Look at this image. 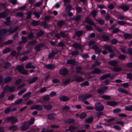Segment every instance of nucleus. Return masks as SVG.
<instances>
[{"instance_id": "603ef678", "label": "nucleus", "mask_w": 132, "mask_h": 132, "mask_svg": "<svg viewBox=\"0 0 132 132\" xmlns=\"http://www.w3.org/2000/svg\"><path fill=\"white\" fill-rule=\"evenodd\" d=\"M70 79H67L65 80V81L63 82V84L64 85H66L68 84L70 81Z\"/></svg>"}, {"instance_id": "72a5a7b5", "label": "nucleus", "mask_w": 132, "mask_h": 132, "mask_svg": "<svg viewBox=\"0 0 132 132\" xmlns=\"http://www.w3.org/2000/svg\"><path fill=\"white\" fill-rule=\"evenodd\" d=\"M50 98L48 95H46L43 97V99L44 101H47L50 100Z\"/></svg>"}, {"instance_id": "423d86ee", "label": "nucleus", "mask_w": 132, "mask_h": 132, "mask_svg": "<svg viewBox=\"0 0 132 132\" xmlns=\"http://www.w3.org/2000/svg\"><path fill=\"white\" fill-rule=\"evenodd\" d=\"M28 123L27 122H25L21 128V130L22 131H24L27 129L29 128V125H27Z\"/></svg>"}, {"instance_id": "774afa93", "label": "nucleus", "mask_w": 132, "mask_h": 132, "mask_svg": "<svg viewBox=\"0 0 132 132\" xmlns=\"http://www.w3.org/2000/svg\"><path fill=\"white\" fill-rule=\"evenodd\" d=\"M22 39L23 42H25L27 41V38L26 37H22Z\"/></svg>"}, {"instance_id": "c756f323", "label": "nucleus", "mask_w": 132, "mask_h": 132, "mask_svg": "<svg viewBox=\"0 0 132 132\" xmlns=\"http://www.w3.org/2000/svg\"><path fill=\"white\" fill-rule=\"evenodd\" d=\"M124 37L125 38H131V35L129 34H126L124 35Z\"/></svg>"}, {"instance_id": "6e6552de", "label": "nucleus", "mask_w": 132, "mask_h": 132, "mask_svg": "<svg viewBox=\"0 0 132 132\" xmlns=\"http://www.w3.org/2000/svg\"><path fill=\"white\" fill-rule=\"evenodd\" d=\"M59 98L61 101L64 102L67 101L70 99L69 97L66 96H62Z\"/></svg>"}, {"instance_id": "49530a36", "label": "nucleus", "mask_w": 132, "mask_h": 132, "mask_svg": "<svg viewBox=\"0 0 132 132\" xmlns=\"http://www.w3.org/2000/svg\"><path fill=\"white\" fill-rule=\"evenodd\" d=\"M72 8V6L70 5H68L66 8V11H68L71 10Z\"/></svg>"}, {"instance_id": "8fccbe9b", "label": "nucleus", "mask_w": 132, "mask_h": 132, "mask_svg": "<svg viewBox=\"0 0 132 132\" xmlns=\"http://www.w3.org/2000/svg\"><path fill=\"white\" fill-rule=\"evenodd\" d=\"M97 14V11L94 10L92 12V14L94 16H96Z\"/></svg>"}, {"instance_id": "7c9ffc66", "label": "nucleus", "mask_w": 132, "mask_h": 132, "mask_svg": "<svg viewBox=\"0 0 132 132\" xmlns=\"http://www.w3.org/2000/svg\"><path fill=\"white\" fill-rule=\"evenodd\" d=\"M83 32L81 31H76L75 32L76 35L78 36V37H79L81 36Z\"/></svg>"}, {"instance_id": "f257e3e1", "label": "nucleus", "mask_w": 132, "mask_h": 132, "mask_svg": "<svg viewBox=\"0 0 132 132\" xmlns=\"http://www.w3.org/2000/svg\"><path fill=\"white\" fill-rule=\"evenodd\" d=\"M14 87H10L9 86H6L4 87L3 91L2 93L0 96V98H3L4 96V92L5 91H10L11 92H13L14 90Z\"/></svg>"}, {"instance_id": "dca6fc26", "label": "nucleus", "mask_w": 132, "mask_h": 132, "mask_svg": "<svg viewBox=\"0 0 132 132\" xmlns=\"http://www.w3.org/2000/svg\"><path fill=\"white\" fill-rule=\"evenodd\" d=\"M73 46L75 49H80L81 48L80 45L77 43H74Z\"/></svg>"}, {"instance_id": "e433bc0d", "label": "nucleus", "mask_w": 132, "mask_h": 132, "mask_svg": "<svg viewBox=\"0 0 132 132\" xmlns=\"http://www.w3.org/2000/svg\"><path fill=\"white\" fill-rule=\"evenodd\" d=\"M113 127L116 130H120L121 129L120 127L118 125H114Z\"/></svg>"}, {"instance_id": "864d4df0", "label": "nucleus", "mask_w": 132, "mask_h": 132, "mask_svg": "<svg viewBox=\"0 0 132 132\" xmlns=\"http://www.w3.org/2000/svg\"><path fill=\"white\" fill-rule=\"evenodd\" d=\"M38 21H33L32 22V24L34 26H36L38 24Z\"/></svg>"}, {"instance_id": "680f3d73", "label": "nucleus", "mask_w": 132, "mask_h": 132, "mask_svg": "<svg viewBox=\"0 0 132 132\" xmlns=\"http://www.w3.org/2000/svg\"><path fill=\"white\" fill-rule=\"evenodd\" d=\"M122 86L124 87L127 88L128 86V84L127 83H124L122 84Z\"/></svg>"}, {"instance_id": "58836bf2", "label": "nucleus", "mask_w": 132, "mask_h": 132, "mask_svg": "<svg viewBox=\"0 0 132 132\" xmlns=\"http://www.w3.org/2000/svg\"><path fill=\"white\" fill-rule=\"evenodd\" d=\"M55 54V53H54L53 52H52L49 55L48 57L50 58H52L54 56Z\"/></svg>"}, {"instance_id": "9d476101", "label": "nucleus", "mask_w": 132, "mask_h": 132, "mask_svg": "<svg viewBox=\"0 0 132 132\" xmlns=\"http://www.w3.org/2000/svg\"><path fill=\"white\" fill-rule=\"evenodd\" d=\"M56 117L55 114L52 113L49 114L48 116V118L50 120L52 119H53L56 118Z\"/></svg>"}, {"instance_id": "c85d7f7f", "label": "nucleus", "mask_w": 132, "mask_h": 132, "mask_svg": "<svg viewBox=\"0 0 132 132\" xmlns=\"http://www.w3.org/2000/svg\"><path fill=\"white\" fill-rule=\"evenodd\" d=\"M89 85V83L87 81L84 82L80 84V85L82 87L88 86Z\"/></svg>"}, {"instance_id": "b1692460", "label": "nucleus", "mask_w": 132, "mask_h": 132, "mask_svg": "<svg viewBox=\"0 0 132 132\" xmlns=\"http://www.w3.org/2000/svg\"><path fill=\"white\" fill-rule=\"evenodd\" d=\"M75 61L74 60H68L67 61V63L68 64H73L75 63Z\"/></svg>"}, {"instance_id": "0e129e2a", "label": "nucleus", "mask_w": 132, "mask_h": 132, "mask_svg": "<svg viewBox=\"0 0 132 132\" xmlns=\"http://www.w3.org/2000/svg\"><path fill=\"white\" fill-rule=\"evenodd\" d=\"M117 22L121 25H123L125 24V22L123 21H117Z\"/></svg>"}, {"instance_id": "7ed1b4c3", "label": "nucleus", "mask_w": 132, "mask_h": 132, "mask_svg": "<svg viewBox=\"0 0 132 132\" xmlns=\"http://www.w3.org/2000/svg\"><path fill=\"white\" fill-rule=\"evenodd\" d=\"M95 109L98 111H102L104 108L103 105L100 103L95 104Z\"/></svg>"}, {"instance_id": "c03bdc74", "label": "nucleus", "mask_w": 132, "mask_h": 132, "mask_svg": "<svg viewBox=\"0 0 132 132\" xmlns=\"http://www.w3.org/2000/svg\"><path fill=\"white\" fill-rule=\"evenodd\" d=\"M74 120L73 119H68L67 121V122L68 123H70L74 122Z\"/></svg>"}, {"instance_id": "cd10ccee", "label": "nucleus", "mask_w": 132, "mask_h": 132, "mask_svg": "<svg viewBox=\"0 0 132 132\" xmlns=\"http://www.w3.org/2000/svg\"><path fill=\"white\" fill-rule=\"evenodd\" d=\"M35 119L34 118H31L28 124L29 125L33 124L35 121Z\"/></svg>"}, {"instance_id": "6e6d98bb", "label": "nucleus", "mask_w": 132, "mask_h": 132, "mask_svg": "<svg viewBox=\"0 0 132 132\" xmlns=\"http://www.w3.org/2000/svg\"><path fill=\"white\" fill-rule=\"evenodd\" d=\"M56 95V93L55 92H51L50 94L51 96H55Z\"/></svg>"}, {"instance_id": "f3484780", "label": "nucleus", "mask_w": 132, "mask_h": 132, "mask_svg": "<svg viewBox=\"0 0 132 132\" xmlns=\"http://www.w3.org/2000/svg\"><path fill=\"white\" fill-rule=\"evenodd\" d=\"M87 114L86 112H83L79 115V117L81 119L85 118Z\"/></svg>"}, {"instance_id": "a878e982", "label": "nucleus", "mask_w": 132, "mask_h": 132, "mask_svg": "<svg viewBox=\"0 0 132 132\" xmlns=\"http://www.w3.org/2000/svg\"><path fill=\"white\" fill-rule=\"evenodd\" d=\"M101 72V71L99 69L97 68L95 69L92 72V73L93 74L98 73Z\"/></svg>"}, {"instance_id": "a211bd4d", "label": "nucleus", "mask_w": 132, "mask_h": 132, "mask_svg": "<svg viewBox=\"0 0 132 132\" xmlns=\"http://www.w3.org/2000/svg\"><path fill=\"white\" fill-rule=\"evenodd\" d=\"M103 48L108 50L110 52H111L112 51L111 48L109 46L104 45V46Z\"/></svg>"}, {"instance_id": "a19ab883", "label": "nucleus", "mask_w": 132, "mask_h": 132, "mask_svg": "<svg viewBox=\"0 0 132 132\" xmlns=\"http://www.w3.org/2000/svg\"><path fill=\"white\" fill-rule=\"evenodd\" d=\"M10 51V49L9 48H6L3 51V52L4 54Z\"/></svg>"}, {"instance_id": "de8ad7c7", "label": "nucleus", "mask_w": 132, "mask_h": 132, "mask_svg": "<svg viewBox=\"0 0 132 132\" xmlns=\"http://www.w3.org/2000/svg\"><path fill=\"white\" fill-rule=\"evenodd\" d=\"M26 91V89H24L20 91L18 93V94L19 95H20L23 93H24Z\"/></svg>"}, {"instance_id": "4d7b16f0", "label": "nucleus", "mask_w": 132, "mask_h": 132, "mask_svg": "<svg viewBox=\"0 0 132 132\" xmlns=\"http://www.w3.org/2000/svg\"><path fill=\"white\" fill-rule=\"evenodd\" d=\"M108 7L109 9H112L114 7V6L112 4H110L108 6Z\"/></svg>"}, {"instance_id": "f03ea898", "label": "nucleus", "mask_w": 132, "mask_h": 132, "mask_svg": "<svg viewBox=\"0 0 132 132\" xmlns=\"http://www.w3.org/2000/svg\"><path fill=\"white\" fill-rule=\"evenodd\" d=\"M19 72L22 74L27 75L28 73V71L24 69L23 67L21 65H19L16 67Z\"/></svg>"}, {"instance_id": "37998d69", "label": "nucleus", "mask_w": 132, "mask_h": 132, "mask_svg": "<svg viewBox=\"0 0 132 132\" xmlns=\"http://www.w3.org/2000/svg\"><path fill=\"white\" fill-rule=\"evenodd\" d=\"M64 23V22L63 21H61L58 22L57 23V25L59 26H62Z\"/></svg>"}, {"instance_id": "473e14b6", "label": "nucleus", "mask_w": 132, "mask_h": 132, "mask_svg": "<svg viewBox=\"0 0 132 132\" xmlns=\"http://www.w3.org/2000/svg\"><path fill=\"white\" fill-rule=\"evenodd\" d=\"M52 107V105H45L44 107L47 110H50Z\"/></svg>"}, {"instance_id": "4c0bfd02", "label": "nucleus", "mask_w": 132, "mask_h": 132, "mask_svg": "<svg viewBox=\"0 0 132 132\" xmlns=\"http://www.w3.org/2000/svg\"><path fill=\"white\" fill-rule=\"evenodd\" d=\"M113 112L115 113H117L121 112V110L120 109H116L113 110Z\"/></svg>"}, {"instance_id": "f8f14e48", "label": "nucleus", "mask_w": 132, "mask_h": 132, "mask_svg": "<svg viewBox=\"0 0 132 132\" xmlns=\"http://www.w3.org/2000/svg\"><path fill=\"white\" fill-rule=\"evenodd\" d=\"M25 68L27 69L30 68L35 69V67L34 65H32L31 63H29L26 65Z\"/></svg>"}, {"instance_id": "bb28decb", "label": "nucleus", "mask_w": 132, "mask_h": 132, "mask_svg": "<svg viewBox=\"0 0 132 132\" xmlns=\"http://www.w3.org/2000/svg\"><path fill=\"white\" fill-rule=\"evenodd\" d=\"M76 81L78 82H81L84 81V79L80 77H78L76 78Z\"/></svg>"}, {"instance_id": "393cba45", "label": "nucleus", "mask_w": 132, "mask_h": 132, "mask_svg": "<svg viewBox=\"0 0 132 132\" xmlns=\"http://www.w3.org/2000/svg\"><path fill=\"white\" fill-rule=\"evenodd\" d=\"M117 63V61H112L109 62V64L112 66H114L116 65Z\"/></svg>"}, {"instance_id": "c9c22d12", "label": "nucleus", "mask_w": 132, "mask_h": 132, "mask_svg": "<svg viewBox=\"0 0 132 132\" xmlns=\"http://www.w3.org/2000/svg\"><path fill=\"white\" fill-rule=\"evenodd\" d=\"M97 92L100 94H103L104 93V91L103 88L98 89L97 90Z\"/></svg>"}, {"instance_id": "e2e57ef3", "label": "nucleus", "mask_w": 132, "mask_h": 132, "mask_svg": "<svg viewBox=\"0 0 132 132\" xmlns=\"http://www.w3.org/2000/svg\"><path fill=\"white\" fill-rule=\"evenodd\" d=\"M31 12H29L27 13V17L28 19H29L31 17Z\"/></svg>"}, {"instance_id": "f704fd0d", "label": "nucleus", "mask_w": 132, "mask_h": 132, "mask_svg": "<svg viewBox=\"0 0 132 132\" xmlns=\"http://www.w3.org/2000/svg\"><path fill=\"white\" fill-rule=\"evenodd\" d=\"M93 120V119L92 118L90 117L85 119V121L87 123H90L92 122Z\"/></svg>"}, {"instance_id": "1a4fd4ad", "label": "nucleus", "mask_w": 132, "mask_h": 132, "mask_svg": "<svg viewBox=\"0 0 132 132\" xmlns=\"http://www.w3.org/2000/svg\"><path fill=\"white\" fill-rule=\"evenodd\" d=\"M106 103L107 105L112 106H114L116 105L117 104V103L116 102L111 101L106 102Z\"/></svg>"}, {"instance_id": "9b49d317", "label": "nucleus", "mask_w": 132, "mask_h": 132, "mask_svg": "<svg viewBox=\"0 0 132 132\" xmlns=\"http://www.w3.org/2000/svg\"><path fill=\"white\" fill-rule=\"evenodd\" d=\"M31 94V93L30 92H29L24 95L23 96V97L25 100H27L30 97V95Z\"/></svg>"}, {"instance_id": "0eeeda50", "label": "nucleus", "mask_w": 132, "mask_h": 132, "mask_svg": "<svg viewBox=\"0 0 132 132\" xmlns=\"http://www.w3.org/2000/svg\"><path fill=\"white\" fill-rule=\"evenodd\" d=\"M31 109H36L38 110H41L42 109V106L39 105H35L30 107Z\"/></svg>"}, {"instance_id": "2f4dec72", "label": "nucleus", "mask_w": 132, "mask_h": 132, "mask_svg": "<svg viewBox=\"0 0 132 132\" xmlns=\"http://www.w3.org/2000/svg\"><path fill=\"white\" fill-rule=\"evenodd\" d=\"M22 101V99L21 98L19 99L16 101L14 103L15 104H17L21 103Z\"/></svg>"}, {"instance_id": "79ce46f5", "label": "nucleus", "mask_w": 132, "mask_h": 132, "mask_svg": "<svg viewBox=\"0 0 132 132\" xmlns=\"http://www.w3.org/2000/svg\"><path fill=\"white\" fill-rule=\"evenodd\" d=\"M118 90L121 93L126 94H127L128 93V92L127 91L123 89H118Z\"/></svg>"}, {"instance_id": "ddd939ff", "label": "nucleus", "mask_w": 132, "mask_h": 132, "mask_svg": "<svg viewBox=\"0 0 132 132\" xmlns=\"http://www.w3.org/2000/svg\"><path fill=\"white\" fill-rule=\"evenodd\" d=\"M120 7L124 11H127L129 9V6L126 5H122L120 6Z\"/></svg>"}, {"instance_id": "3c124183", "label": "nucleus", "mask_w": 132, "mask_h": 132, "mask_svg": "<svg viewBox=\"0 0 132 132\" xmlns=\"http://www.w3.org/2000/svg\"><path fill=\"white\" fill-rule=\"evenodd\" d=\"M46 88L45 87H43L40 89V92L43 93L46 91Z\"/></svg>"}, {"instance_id": "bf43d9fd", "label": "nucleus", "mask_w": 132, "mask_h": 132, "mask_svg": "<svg viewBox=\"0 0 132 132\" xmlns=\"http://www.w3.org/2000/svg\"><path fill=\"white\" fill-rule=\"evenodd\" d=\"M70 109V107L68 106H65L62 108V110H68Z\"/></svg>"}, {"instance_id": "20e7f679", "label": "nucleus", "mask_w": 132, "mask_h": 132, "mask_svg": "<svg viewBox=\"0 0 132 132\" xmlns=\"http://www.w3.org/2000/svg\"><path fill=\"white\" fill-rule=\"evenodd\" d=\"M68 71L65 68L62 69L60 71V74L63 76L66 75L68 73Z\"/></svg>"}, {"instance_id": "ea45409f", "label": "nucleus", "mask_w": 132, "mask_h": 132, "mask_svg": "<svg viewBox=\"0 0 132 132\" xmlns=\"http://www.w3.org/2000/svg\"><path fill=\"white\" fill-rule=\"evenodd\" d=\"M102 98L105 99L109 100L110 98V97L109 96L103 95L102 96Z\"/></svg>"}, {"instance_id": "4be33fe9", "label": "nucleus", "mask_w": 132, "mask_h": 132, "mask_svg": "<svg viewBox=\"0 0 132 132\" xmlns=\"http://www.w3.org/2000/svg\"><path fill=\"white\" fill-rule=\"evenodd\" d=\"M110 75L109 74H106L101 76L100 77V79L101 80H104L107 77H109Z\"/></svg>"}, {"instance_id": "13d9d810", "label": "nucleus", "mask_w": 132, "mask_h": 132, "mask_svg": "<svg viewBox=\"0 0 132 132\" xmlns=\"http://www.w3.org/2000/svg\"><path fill=\"white\" fill-rule=\"evenodd\" d=\"M21 81V80L20 79H19L15 81V84L16 85L19 84Z\"/></svg>"}, {"instance_id": "39448f33", "label": "nucleus", "mask_w": 132, "mask_h": 132, "mask_svg": "<svg viewBox=\"0 0 132 132\" xmlns=\"http://www.w3.org/2000/svg\"><path fill=\"white\" fill-rule=\"evenodd\" d=\"M7 120L10 121L12 123H14L18 121V119L13 117H9L7 118Z\"/></svg>"}, {"instance_id": "a18cd8bd", "label": "nucleus", "mask_w": 132, "mask_h": 132, "mask_svg": "<svg viewBox=\"0 0 132 132\" xmlns=\"http://www.w3.org/2000/svg\"><path fill=\"white\" fill-rule=\"evenodd\" d=\"M113 69V70L115 71H118L121 70V69L119 67H114Z\"/></svg>"}, {"instance_id": "2eb2a0df", "label": "nucleus", "mask_w": 132, "mask_h": 132, "mask_svg": "<svg viewBox=\"0 0 132 132\" xmlns=\"http://www.w3.org/2000/svg\"><path fill=\"white\" fill-rule=\"evenodd\" d=\"M9 129L12 131H14L17 130L18 128L16 126H12L9 127Z\"/></svg>"}, {"instance_id": "052dcab7", "label": "nucleus", "mask_w": 132, "mask_h": 132, "mask_svg": "<svg viewBox=\"0 0 132 132\" xmlns=\"http://www.w3.org/2000/svg\"><path fill=\"white\" fill-rule=\"evenodd\" d=\"M35 49L37 51H39L40 50V47L39 46L37 45L35 47Z\"/></svg>"}, {"instance_id": "5fc2aeb1", "label": "nucleus", "mask_w": 132, "mask_h": 132, "mask_svg": "<svg viewBox=\"0 0 132 132\" xmlns=\"http://www.w3.org/2000/svg\"><path fill=\"white\" fill-rule=\"evenodd\" d=\"M127 77L129 79H130L132 78V74L131 73H129L127 74Z\"/></svg>"}, {"instance_id": "338daca9", "label": "nucleus", "mask_w": 132, "mask_h": 132, "mask_svg": "<svg viewBox=\"0 0 132 132\" xmlns=\"http://www.w3.org/2000/svg\"><path fill=\"white\" fill-rule=\"evenodd\" d=\"M23 15V14L21 12H18L16 14V16L19 17H22Z\"/></svg>"}, {"instance_id": "09e8293b", "label": "nucleus", "mask_w": 132, "mask_h": 132, "mask_svg": "<svg viewBox=\"0 0 132 132\" xmlns=\"http://www.w3.org/2000/svg\"><path fill=\"white\" fill-rule=\"evenodd\" d=\"M43 34L44 32L42 31H40L37 34V36L38 37H39L43 35Z\"/></svg>"}, {"instance_id": "69168bd1", "label": "nucleus", "mask_w": 132, "mask_h": 132, "mask_svg": "<svg viewBox=\"0 0 132 132\" xmlns=\"http://www.w3.org/2000/svg\"><path fill=\"white\" fill-rule=\"evenodd\" d=\"M78 51H75L71 53V54L73 55H75L78 54Z\"/></svg>"}, {"instance_id": "aec40b11", "label": "nucleus", "mask_w": 132, "mask_h": 132, "mask_svg": "<svg viewBox=\"0 0 132 132\" xmlns=\"http://www.w3.org/2000/svg\"><path fill=\"white\" fill-rule=\"evenodd\" d=\"M38 79V78L37 77H35L32 78V79H31V80L30 81H29V83L30 84H31L34 82L36 80H37Z\"/></svg>"}, {"instance_id": "5701e85b", "label": "nucleus", "mask_w": 132, "mask_h": 132, "mask_svg": "<svg viewBox=\"0 0 132 132\" xmlns=\"http://www.w3.org/2000/svg\"><path fill=\"white\" fill-rule=\"evenodd\" d=\"M125 109L126 111H132V105H129L125 106Z\"/></svg>"}, {"instance_id": "412c9836", "label": "nucleus", "mask_w": 132, "mask_h": 132, "mask_svg": "<svg viewBox=\"0 0 132 132\" xmlns=\"http://www.w3.org/2000/svg\"><path fill=\"white\" fill-rule=\"evenodd\" d=\"M41 12H34L33 14L37 18H38L40 16V14H41Z\"/></svg>"}, {"instance_id": "6ab92c4d", "label": "nucleus", "mask_w": 132, "mask_h": 132, "mask_svg": "<svg viewBox=\"0 0 132 132\" xmlns=\"http://www.w3.org/2000/svg\"><path fill=\"white\" fill-rule=\"evenodd\" d=\"M85 97L84 95H81L78 96V98L80 100H81L82 101H84L85 100H86L85 99Z\"/></svg>"}, {"instance_id": "4468645a", "label": "nucleus", "mask_w": 132, "mask_h": 132, "mask_svg": "<svg viewBox=\"0 0 132 132\" xmlns=\"http://www.w3.org/2000/svg\"><path fill=\"white\" fill-rule=\"evenodd\" d=\"M86 21L87 23L89 24L95 26V24L94 22L91 19L89 18H87L86 19Z\"/></svg>"}]
</instances>
